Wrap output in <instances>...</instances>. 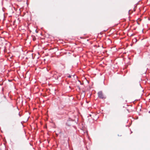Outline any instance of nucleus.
I'll return each instance as SVG.
<instances>
[{
    "label": "nucleus",
    "instance_id": "obj_1",
    "mask_svg": "<svg viewBox=\"0 0 150 150\" xmlns=\"http://www.w3.org/2000/svg\"><path fill=\"white\" fill-rule=\"evenodd\" d=\"M98 94V96L101 99L105 98V97L102 91H100L99 92Z\"/></svg>",
    "mask_w": 150,
    "mask_h": 150
},
{
    "label": "nucleus",
    "instance_id": "obj_2",
    "mask_svg": "<svg viewBox=\"0 0 150 150\" xmlns=\"http://www.w3.org/2000/svg\"><path fill=\"white\" fill-rule=\"evenodd\" d=\"M32 37L33 40V41H35L36 39L35 37V36H32Z\"/></svg>",
    "mask_w": 150,
    "mask_h": 150
},
{
    "label": "nucleus",
    "instance_id": "obj_3",
    "mask_svg": "<svg viewBox=\"0 0 150 150\" xmlns=\"http://www.w3.org/2000/svg\"><path fill=\"white\" fill-rule=\"evenodd\" d=\"M68 77L69 78H71V76L70 75H69Z\"/></svg>",
    "mask_w": 150,
    "mask_h": 150
}]
</instances>
